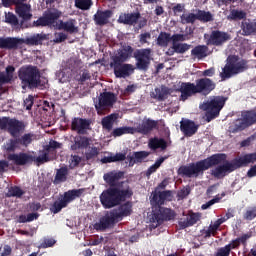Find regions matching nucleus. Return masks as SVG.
<instances>
[{"mask_svg": "<svg viewBox=\"0 0 256 256\" xmlns=\"http://www.w3.org/2000/svg\"><path fill=\"white\" fill-rule=\"evenodd\" d=\"M133 53V49L131 46H123L122 49L118 51L117 54H115L112 57V62L110 63V67L114 69V75L119 78H125L129 77L131 73L135 70L133 65L131 64H123L129 57H131Z\"/></svg>", "mask_w": 256, "mask_h": 256, "instance_id": "obj_1", "label": "nucleus"}, {"mask_svg": "<svg viewBox=\"0 0 256 256\" xmlns=\"http://www.w3.org/2000/svg\"><path fill=\"white\" fill-rule=\"evenodd\" d=\"M59 17H61V12H59L58 10L50 11L46 16L38 19L36 21V25L37 27L52 25V27H55V29L67 31V33H77V31H79L76 20L71 19L63 22L61 20H57L59 19Z\"/></svg>", "mask_w": 256, "mask_h": 256, "instance_id": "obj_2", "label": "nucleus"}, {"mask_svg": "<svg viewBox=\"0 0 256 256\" xmlns=\"http://www.w3.org/2000/svg\"><path fill=\"white\" fill-rule=\"evenodd\" d=\"M226 157L225 154H215L203 161L197 162L189 166H182L179 168V175H185V177H197L203 171H207L213 165H219L223 163Z\"/></svg>", "mask_w": 256, "mask_h": 256, "instance_id": "obj_3", "label": "nucleus"}, {"mask_svg": "<svg viewBox=\"0 0 256 256\" xmlns=\"http://www.w3.org/2000/svg\"><path fill=\"white\" fill-rule=\"evenodd\" d=\"M132 195L133 192L127 185L123 188H110L101 193L100 202L105 209H111Z\"/></svg>", "mask_w": 256, "mask_h": 256, "instance_id": "obj_4", "label": "nucleus"}, {"mask_svg": "<svg viewBox=\"0 0 256 256\" xmlns=\"http://www.w3.org/2000/svg\"><path fill=\"white\" fill-rule=\"evenodd\" d=\"M215 89V84L209 78H203L193 83H182L180 86L181 99L185 101L187 97L195 95V93H209Z\"/></svg>", "mask_w": 256, "mask_h": 256, "instance_id": "obj_5", "label": "nucleus"}, {"mask_svg": "<svg viewBox=\"0 0 256 256\" xmlns=\"http://www.w3.org/2000/svg\"><path fill=\"white\" fill-rule=\"evenodd\" d=\"M253 161H256V153L247 154L239 158L235 163L226 162L223 165L216 167L212 170V175H214V177H225L227 173H231L232 171H235V169L243 167V165H248V163H253Z\"/></svg>", "mask_w": 256, "mask_h": 256, "instance_id": "obj_6", "label": "nucleus"}, {"mask_svg": "<svg viewBox=\"0 0 256 256\" xmlns=\"http://www.w3.org/2000/svg\"><path fill=\"white\" fill-rule=\"evenodd\" d=\"M225 106V98L221 96H213L208 99L206 102L200 105V109L206 111L207 121H211V119H215V117L219 116L220 111Z\"/></svg>", "mask_w": 256, "mask_h": 256, "instance_id": "obj_7", "label": "nucleus"}, {"mask_svg": "<svg viewBox=\"0 0 256 256\" xmlns=\"http://www.w3.org/2000/svg\"><path fill=\"white\" fill-rule=\"evenodd\" d=\"M243 71H245V62L237 56H230L220 73V77L221 79H229V77H233L237 73H243Z\"/></svg>", "mask_w": 256, "mask_h": 256, "instance_id": "obj_8", "label": "nucleus"}, {"mask_svg": "<svg viewBox=\"0 0 256 256\" xmlns=\"http://www.w3.org/2000/svg\"><path fill=\"white\" fill-rule=\"evenodd\" d=\"M19 77L22 83H25L22 86L23 89L26 87H35L37 81H39V71L33 66H25L20 69Z\"/></svg>", "mask_w": 256, "mask_h": 256, "instance_id": "obj_9", "label": "nucleus"}, {"mask_svg": "<svg viewBox=\"0 0 256 256\" xmlns=\"http://www.w3.org/2000/svg\"><path fill=\"white\" fill-rule=\"evenodd\" d=\"M83 194L82 189L78 190H70L64 194V197L54 203L52 208L53 213H59L63 209V207H67L68 203L77 199V197H81Z\"/></svg>", "mask_w": 256, "mask_h": 256, "instance_id": "obj_10", "label": "nucleus"}, {"mask_svg": "<svg viewBox=\"0 0 256 256\" xmlns=\"http://www.w3.org/2000/svg\"><path fill=\"white\" fill-rule=\"evenodd\" d=\"M0 128L8 129L12 137H17V135H19V133L25 129V125L16 119L4 117L0 118Z\"/></svg>", "mask_w": 256, "mask_h": 256, "instance_id": "obj_11", "label": "nucleus"}, {"mask_svg": "<svg viewBox=\"0 0 256 256\" xmlns=\"http://www.w3.org/2000/svg\"><path fill=\"white\" fill-rule=\"evenodd\" d=\"M117 101L115 94L110 92H104L100 94L98 103L95 104V108L98 111V115H103L104 111H107L109 107H113V103Z\"/></svg>", "mask_w": 256, "mask_h": 256, "instance_id": "obj_12", "label": "nucleus"}, {"mask_svg": "<svg viewBox=\"0 0 256 256\" xmlns=\"http://www.w3.org/2000/svg\"><path fill=\"white\" fill-rule=\"evenodd\" d=\"M175 218V212H173L169 208H160V214H150L148 216V219L150 221V227L151 229H155L161 225V221L163 219H168V221H171V219Z\"/></svg>", "mask_w": 256, "mask_h": 256, "instance_id": "obj_13", "label": "nucleus"}, {"mask_svg": "<svg viewBox=\"0 0 256 256\" xmlns=\"http://www.w3.org/2000/svg\"><path fill=\"white\" fill-rule=\"evenodd\" d=\"M138 69H147L151 63V49H141L135 53Z\"/></svg>", "mask_w": 256, "mask_h": 256, "instance_id": "obj_14", "label": "nucleus"}, {"mask_svg": "<svg viewBox=\"0 0 256 256\" xmlns=\"http://www.w3.org/2000/svg\"><path fill=\"white\" fill-rule=\"evenodd\" d=\"M171 199H173L171 191L161 192L159 189H156L151 197V205H153V207H160L165 201H171Z\"/></svg>", "mask_w": 256, "mask_h": 256, "instance_id": "obj_15", "label": "nucleus"}, {"mask_svg": "<svg viewBox=\"0 0 256 256\" xmlns=\"http://www.w3.org/2000/svg\"><path fill=\"white\" fill-rule=\"evenodd\" d=\"M204 37L205 39H208V45H221V43H225V41H229V39H231L229 34L221 31H214L210 37L209 35H205Z\"/></svg>", "mask_w": 256, "mask_h": 256, "instance_id": "obj_16", "label": "nucleus"}, {"mask_svg": "<svg viewBox=\"0 0 256 256\" xmlns=\"http://www.w3.org/2000/svg\"><path fill=\"white\" fill-rule=\"evenodd\" d=\"M170 41H172V43H174V41H185V36L181 34L171 36V34L161 32L157 38V45L160 47H167Z\"/></svg>", "mask_w": 256, "mask_h": 256, "instance_id": "obj_17", "label": "nucleus"}, {"mask_svg": "<svg viewBox=\"0 0 256 256\" xmlns=\"http://www.w3.org/2000/svg\"><path fill=\"white\" fill-rule=\"evenodd\" d=\"M180 129L186 135L187 137H191L197 133L198 126L195 122L188 120V119H182L180 122Z\"/></svg>", "mask_w": 256, "mask_h": 256, "instance_id": "obj_18", "label": "nucleus"}, {"mask_svg": "<svg viewBox=\"0 0 256 256\" xmlns=\"http://www.w3.org/2000/svg\"><path fill=\"white\" fill-rule=\"evenodd\" d=\"M157 127V122L149 119H144L142 123L138 127H133L135 129V133H142V135H147L149 131L155 129Z\"/></svg>", "mask_w": 256, "mask_h": 256, "instance_id": "obj_19", "label": "nucleus"}, {"mask_svg": "<svg viewBox=\"0 0 256 256\" xmlns=\"http://www.w3.org/2000/svg\"><path fill=\"white\" fill-rule=\"evenodd\" d=\"M16 13L23 21H29L33 17V14H31V5L29 4H17Z\"/></svg>", "mask_w": 256, "mask_h": 256, "instance_id": "obj_20", "label": "nucleus"}, {"mask_svg": "<svg viewBox=\"0 0 256 256\" xmlns=\"http://www.w3.org/2000/svg\"><path fill=\"white\" fill-rule=\"evenodd\" d=\"M9 161H13L16 165H27L33 161V156L28 154H11L8 156Z\"/></svg>", "mask_w": 256, "mask_h": 256, "instance_id": "obj_21", "label": "nucleus"}, {"mask_svg": "<svg viewBox=\"0 0 256 256\" xmlns=\"http://www.w3.org/2000/svg\"><path fill=\"white\" fill-rule=\"evenodd\" d=\"M139 19H141L139 13L121 14L118 21L119 23H125L126 25H137Z\"/></svg>", "mask_w": 256, "mask_h": 256, "instance_id": "obj_22", "label": "nucleus"}, {"mask_svg": "<svg viewBox=\"0 0 256 256\" xmlns=\"http://www.w3.org/2000/svg\"><path fill=\"white\" fill-rule=\"evenodd\" d=\"M72 129L78 133H85L89 129V121L81 118H76L72 121Z\"/></svg>", "mask_w": 256, "mask_h": 256, "instance_id": "obj_23", "label": "nucleus"}, {"mask_svg": "<svg viewBox=\"0 0 256 256\" xmlns=\"http://www.w3.org/2000/svg\"><path fill=\"white\" fill-rule=\"evenodd\" d=\"M201 219V216L197 213H191L189 216H187L186 220L181 219L179 222L180 227L185 229V227H191V225H195L197 221Z\"/></svg>", "mask_w": 256, "mask_h": 256, "instance_id": "obj_24", "label": "nucleus"}, {"mask_svg": "<svg viewBox=\"0 0 256 256\" xmlns=\"http://www.w3.org/2000/svg\"><path fill=\"white\" fill-rule=\"evenodd\" d=\"M109 17H111V11H98L94 15V20L97 25H105L109 21Z\"/></svg>", "mask_w": 256, "mask_h": 256, "instance_id": "obj_25", "label": "nucleus"}, {"mask_svg": "<svg viewBox=\"0 0 256 256\" xmlns=\"http://www.w3.org/2000/svg\"><path fill=\"white\" fill-rule=\"evenodd\" d=\"M114 218L112 214H106L104 217L100 219L98 223L95 224L96 229H107L113 223Z\"/></svg>", "mask_w": 256, "mask_h": 256, "instance_id": "obj_26", "label": "nucleus"}, {"mask_svg": "<svg viewBox=\"0 0 256 256\" xmlns=\"http://www.w3.org/2000/svg\"><path fill=\"white\" fill-rule=\"evenodd\" d=\"M19 40L16 38H1L0 37V49H13L17 47Z\"/></svg>", "mask_w": 256, "mask_h": 256, "instance_id": "obj_27", "label": "nucleus"}, {"mask_svg": "<svg viewBox=\"0 0 256 256\" xmlns=\"http://www.w3.org/2000/svg\"><path fill=\"white\" fill-rule=\"evenodd\" d=\"M172 49L173 51L168 52V55H173V53H186V51L191 49V45L187 43H177V41H174Z\"/></svg>", "mask_w": 256, "mask_h": 256, "instance_id": "obj_28", "label": "nucleus"}, {"mask_svg": "<svg viewBox=\"0 0 256 256\" xmlns=\"http://www.w3.org/2000/svg\"><path fill=\"white\" fill-rule=\"evenodd\" d=\"M150 149H167V142L161 138H152L148 143Z\"/></svg>", "mask_w": 256, "mask_h": 256, "instance_id": "obj_29", "label": "nucleus"}, {"mask_svg": "<svg viewBox=\"0 0 256 256\" xmlns=\"http://www.w3.org/2000/svg\"><path fill=\"white\" fill-rule=\"evenodd\" d=\"M253 123H256V114L254 112H247L242 120L240 129H245V127H249Z\"/></svg>", "mask_w": 256, "mask_h": 256, "instance_id": "obj_30", "label": "nucleus"}, {"mask_svg": "<svg viewBox=\"0 0 256 256\" xmlns=\"http://www.w3.org/2000/svg\"><path fill=\"white\" fill-rule=\"evenodd\" d=\"M225 221V218H220L214 223L210 224L208 230L206 231V237H211V235H215V233H217V229H219V226L223 225Z\"/></svg>", "mask_w": 256, "mask_h": 256, "instance_id": "obj_31", "label": "nucleus"}, {"mask_svg": "<svg viewBox=\"0 0 256 256\" xmlns=\"http://www.w3.org/2000/svg\"><path fill=\"white\" fill-rule=\"evenodd\" d=\"M133 135L135 134V128L134 127H120V128H116L113 131V136L114 137H121V135Z\"/></svg>", "mask_w": 256, "mask_h": 256, "instance_id": "obj_32", "label": "nucleus"}, {"mask_svg": "<svg viewBox=\"0 0 256 256\" xmlns=\"http://www.w3.org/2000/svg\"><path fill=\"white\" fill-rule=\"evenodd\" d=\"M69 174L67 167H62L57 170L56 176L54 179V183H63V181H67V175Z\"/></svg>", "mask_w": 256, "mask_h": 256, "instance_id": "obj_33", "label": "nucleus"}, {"mask_svg": "<svg viewBox=\"0 0 256 256\" xmlns=\"http://www.w3.org/2000/svg\"><path fill=\"white\" fill-rule=\"evenodd\" d=\"M121 177H123V173L121 172H110L104 175V181L109 185H115V181L121 179Z\"/></svg>", "mask_w": 256, "mask_h": 256, "instance_id": "obj_34", "label": "nucleus"}, {"mask_svg": "<svg viewBox=\"0 0 256 256\" xmlns=\"http://www.w3.org/2000/svg\"><path fill=\"white\" fill-rule=\"evenodd\" d=\"M15 68L12 66H8L6 68V74L0 73V83H9L11 79H13V73Z\"/></svg>", "mask_w": 256, "mask_h": 256, "instance_id": "obj_35", "label": "nucleus"}, {"mask_svg": "<svg viewBox=\"0 0 256 256\" xmlns=\"http://www.w3.org/2000/svg\"><path fill=\"white\" fill-rule=\"evenodd\" d=\"M93 6V1L91 0H75V7L81 9V11H89Z\"/></svg>", "mask_w": 256, "mask_h": 256, "instance_id": "obj_36", "label": "nucleus"}, {"mask_svg": "<svg viewBox=\"0 0 256 256\" xmlns=\"http://www.w3.org/2000/svg\"><path fill=\"white\" fill-rule=\"evenodd\" d=\"M116 121H117V115L111 114L102 120V125L104 129H111L113 125H115Z\"/></svg>", "mask_w": 256, "mask_h": 256, "instance_id": "obj_37", "label": "nucleus"}, {"mask_svg": "<svg viewBox=\"0 0 256 256\" xmlns=\"http://www.w3.org/2000/svg\"><path fill=\"white\" fill-rule=\"evenodd\" d=\"M151 95L155 99H165V97L169 95V89H167V87L156 88Z\"/></svg>", "mask_w": 256, "mask_h": 256, "instance_id": "obj_38", "label": "nucleus"}, {"mask_svg": "<svg viewBox=\"0 0 256 256\" xmlns=\"http://www.w3.org/2000/svg\"><path fill=\"white\" fill-rule=\"evenodd\" d=\"M192 55L195 56L196 59L207 57V46H197L192 50Z\"/></svg>", "mask_w": 256, "mask_h": 256, "instance_id": "obj_39", "label": "nucleus"}, {"mask_svg": "<svg viewBox=\"0 0 256 256\" xmlns=\"http://www.w3.org/2000/svg\"><path fill=\"white\" fill-rule=\"evenodd\" d=\"M125 159L124 154H116V155H110L108 157H104L101 159L102 163H113L115 161H123Z\"/></svg>", "mask_w": 256, "mask_h": 256, "instance_id": "obj_40", "label": "nucleus"}, {"mask_svg": "<svg viewBox=\"0 0 256 256\" xmlns=\"http://www.w3.org/2000/svg\"><path fill=\"white\" fill-rule=\"evenodd\" d=\"M147 157H149L148 152H145V151L135 152L133 156L134 163H141V161H144L145 159H147Z\"/></svg>", "mask_w": 256, "mask_h": 256, "instance_id": "obj_41", "label": "nucleus"}, {"mask_svg": "<svg viewBox=\"0 0 256 256\" xmlns=\"http://www.w3.org/2000/svg\"><path fill=\"white\" fill-rule=\"evenodd\" d=\"M58 80L60 83H67L69 81V77H71V74L69 73V70H62L57 73Z\"/></svg>", "mask_w": 256, "mask_h": 256, "instance_id": "obj_42", "label": "nucleus"}, {"mask_svg": "<svg viewBox=\"0 0 256 256\" xmlns=\"http://www.w3.org/2000/svg\"><path fill=\"white\" fill-rule=\"evenodd\" d=\"M196 19H199L200 21H211V19H213V16L209 12L198 11V13L196 14Z\"/></svg>", "mask_w": 256, "mask_h": 256, "instance_id": "obj_43", "label": "nucleus"}, {"mask_svg": "<svg viewBox=\"0 0 256 256\" xmlns=\"http://www.w3.org/2000/svg\"><path fill=\"white\" fill-rule=\"evenodd\" d=\"M23 195V191L19 187H11L8 190L7 196L8 197H21Z\"/></svg>", "mask_w": 256, "mask_h": 256, "instance_id": "obj_44", "label": "nucleus"}, {"mask_svg": "<svg viewBox=\"0 0 256 256\" xmlns=\"http://www.w3.org/2000/svg\"><path fill=\"white\" fill-rule=\"evenodd\" d=\"M33 141H35V135L33 134H25L20 140L21 144L25 145V147H27V145H31V142Z\"/></svg>", "mask_w": 256, "mask_h": 256, "instance_id": "obj_45", "label": "nucleus"}, {"mask_svg": "<svg viewBox=\"0 0 256 256\" xmlns=\"http://www.w3.org/2000/svg\"><path fill=\"white\" fill-rule=\"evenodd\" d=\"M131 202H128L124 205H122L120 207V212H119V215H122V216H127V215H131Z\"/></svg>", "mask_w": 256, "mask_h": 256, "instance_id": "obj_46", "label": "nucleus"}, {"mask_svg": "<svg viewBox=\"0 0 256 256\" xmlns=\"http://www.w3.org/2000/svg\"><path fill=\"white\" fill-rule=\"evenodd\" d=\"M196 19H197V15L195 14H183L181 16L182 23H195Z\"/></svg>", "mask_w": 256, "mask_h": 256, "instance_id": "obj_47", "label": "nucleus"}, {"mask_svg": "<svg viewBox=\"0 0 256 256\" xmlns=\"http://www.w3.org/2000/svg\"><path fill=\"white\" fill-rule=\"evenodd\" d=\"M163 161H165L164 158H160L158 159L154 165H152L148 171H147V176L149 177V175H152V173H155V171H157L158 167H161V163H163Z\"/></svg>", "mask_w": 256, "mask_h": 256, "instance_id": "obj_48", "label": "nucleus"}, {"mask_svg": "<svg viewBox=\"0 0 256 256\" xmlns=\"http://www.w3.org/2000/svg\"><path fill=\"white\" fill-rule=\"evenodd\" d=\"M37 217H39V215H37V213L28 214L27 217L26 216H20L19 222L20 223H27V222L35 221V219H37Z\"/></svg>", "mask_w": 256, "mask_h": 256, "instance_id": "obj_49", "label": "nucleus"}, {"mask_svg": "<svg viewBox=\"0 0 256 256\" xmlns=\"http://www.w3.org/2000/svg\"><path fill=\"white\" fill-rule=\"evenodd\" d=\"M97 155H99V148H97V146L89 148L86 153L87 159H93V157H97Z\"/></svg>", "mask_w": 256, "mask_h": 256, "instance_id": "obj_50", "label": "nucleus"}, {"mask_svg": "<svg viewBox=\"0 0 256 256\" xmlns=\"http://www.w3.org/2000/svg\"><path fill=\"white\" fill-rule=\"evenodd\" d=\"M230 19H243L245 18V12L243 11H238V10H232L230 15Z\"/></svg>", "mask_w": 256, "mask_h": 256, "instance_id": "obj_51", "label": "nucleus"}, {"mask_svg": "<svg viewBox=\"0 0 256 256\" xmlns=\"http://www.w3.org/2000/svg\"><path fill=\"white\" fill-rule=\"evenodd\" d=\"M4 148L6 151H15L17 149V141L9 140L5 145Z\"/></svg>", "mask_w": 256, "mask_h": 256, "instance_id": "obj_52", "label": "nucleus"}, {"mask_svg": "<svg viewBox=\"0 0 256 256\" xmlns=\"http://www.w3.org/2000/svg\"><path fill=\"white\" fill-rule=\"evenodd\" d=\"M220 200H221V198L216 197V198H214V199L208 201L207 203L203 204V205L201 206V208H202L203 210L209 209V207H211L212 205H215V203H219Z\"/></svg>", "mask_w": 256, "mask_h": 256, "instance_id": "obj_53", "label": "nucleus"}, {"mask_svg": "<svg viewBox=\"0 0 256 256\" xmlns=\"http://www.w3.org/2000/svg\"><path fill=\"white\" fill-rule=\"evenodd\" d=\"M65 39H67V35L65 33H56L54 43H62V41H65Z\"/></svg>", "mask_w": 256, "mask_h": 256, "instance_id": "obj_54", "label": "nucleus"}, {"mask_svg": "<svg viewBox=\"0 0 256 256\" xmlns=\"http://www.w3.org/2000/svg\"><path fill=\"white\" fill-rule=\"evenodd\" d=\"M47 161H49V156L47 152L42 153L36 158V163H47Z\"/></svg>", "mask_w": 256, "mask_h": 256, "instance_id": "obj_55", "label": "nucleus"}, {"mask_svg": "<svg viewBox=\"0 0 256 256\" xmlns=\"http://www.w3.org/2000/svg\"><path fill=\"white\" fill-rule=\"evenodd\" d=\"M56 241L53 238L50 239H46L44 240V242L41 244V247H43L44 249H47V247H53V245H55Z\"/></svg>", "mask_w": 256, "mask_h": 256, "instance_id": "obj_56", "label": "nucleus"}, {"mask_svg": "<svg viewBox=\"0 0 256 256\" xmlns=\"http://www.w3.org/2000/svg\"><path fill=\"white\" fill-rule=\"evenodd\" d=\"M81 161V158L79 156H72L70 159V167L73 169V167H77Z\"/></svg>", "mask_w": 256, "mask_h": 256, "instance_id": "obj_57", "label": "nucleus"}, {"mask_svg": "<svg viewBox=\"0 0 256 256\" xmlns=\"http://www.w3.org/2000/svg\"><path fill=\"white\" fill-rule=\"evenodd\" d=\"M6 23H11L12 25H15L17 23V18L12 13L6 14Z\"/></svg>", "mask_w": 256, "mask_h": 256, "instance_id": "obj_58", "label": "nucleus"}, {"mask_svg": "<svg viewBox=\"0 0 256 256\" xmlns=\"http://www.w3.org/2000/svg\"><path fill=\"white\" fill-rule=\"evenodd\" d=\"M24 106L26 107L27 110L31 109L33 107V96H28L24 100Z\"/></svg>", "mask_w": 256, "mask_h": 256, "instance_id": "obj_59", "label": "nucleus"}, {"mask_svg": "<svg viewBox=\"0 0 256 256\" xmlns=\"http://www.w3.org/2000/svg\"><path fill=\"white\" fill-rule=\"evenodd\" d=\"M245 217L248 220L255 219L256 218V209L247 210Z\"/></svg>", "mask_w": 256, "mask_h": 256, "instance_id": "obj_60", "label": "nucleus"}, {"mask_svg": "<svg viewBox=\"0 0 256 256\" xmlns=\"http://www.w3.org/2000/svg\"><path fill=\"white\" fill-rule=\"evenodd\" d=\"M11 255V247L4 246L3 249L0 248V256H9Z\"/></svg>", "mask_w": 256, "mask_h": 256, "instance_id": "obj_61", "label": "nucleus"}, {"mask_svg": "<svg viewBox=\"0 0 256 256\" xmlns=\"http://www.w3.org/2000/svg\"><path fill=\"white\" fill-rule=\"evenodd\" d=\"M189 193H191L189 188H183L180 192H178V197H180V199H184V197H187Z\"/></svg>", "mask_w": 256, "mask_h": 256, "instance_id": "obj_62", "label": "nucleus"}, {"mask_svg": "<svg viewBox=\"0 0 256 256\" xmlns=\"http://www.w3.org/2000/svg\"><path fill=\"white\" fill-rule=\"evenodd\" d=\"M58 147H61V144H59L56 141H50L49 147H48V153H51L53 149H58Z\"/></svg>", "mask_w": 256, "mask_h": 256, "instance_id": "obj_63", "label": "nucleus"}, {"mask_svg": "<svg viewBox=\"0 0 256 256\" xmlns=\"http://www.w3.org/2000/svg\"><path fill=\"white\" fill-rule=\"evenodd\" d=\"M183 9H185V6L183 4H177L173 7L175 15H177V13H183Z\"/></svg>", "mask_w": 256, "mask_h": 256, "instance_id": "obj_64", "label": "nucleus"}]
</instances>
